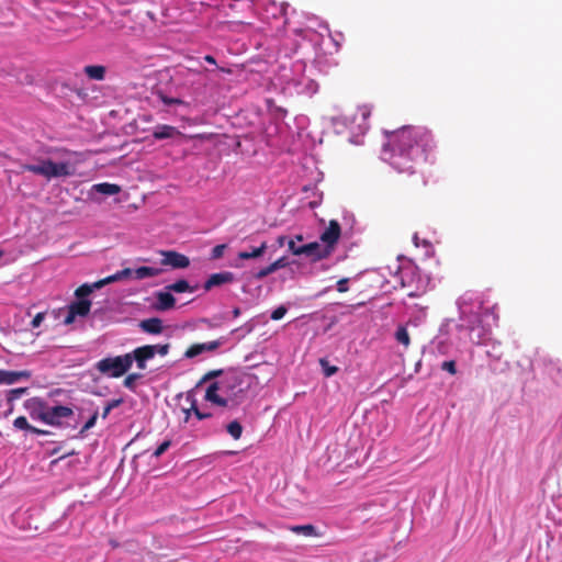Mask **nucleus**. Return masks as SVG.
I'll use <instances>...</instances> for the list:
<instances>
[{
	"label": "nucleus",
	"mask_w": 562,
	"mask_h": 562,
	"mask_svg": "<svg viewBox=\"0 0 562 562\" xmlns=\"http://www.w3.org/2000/svg\"><path fill=\"white\" fill-rule=\"evenodd\" d=\"M390 164L400 173L415 175V165L427 160L435 147L432 135L423 127L404 126L394 132L389 143Z\"/></svg>",
	"instance_id": "obj_1"
},
{
	"label": "nucleus",
	"mask_w": 562,
	"mask_h": 562,
	"mask_svg": "<svg viewBox=\"0 0 562 562\" xmlns=\"http://www.w3.org/2000/svg\"><path fill=\"white\" fill-rule=\"evenodd\" d=\"M243 379L244 376L236 371L226 372L221 380L207 386L205 401L221 407H227L229 403L237 404L239 394L243 393Z\"/></svg>",
	"instance_id": "obj_2"
},
{
	"label": "nucleus",
	"mask_w": 562,
	"mask_h": 562,
	"mask_svg": "<svg viewBox=\"0 0 562 562\" xmlns=\"http://www.w3.org/2000/svg\"><path fill=\"white\" fill-rule=\"evenodd\" d=\"M132 367L130 355L106 357L99 360L94 368L101 373L110 378H120L124 375Z\"/></svg>",
	"instance_id": "obj_3"
},
{
	"label": "nucleus",
	"mask_w": 562,
	"mask_h": 562,
	"mask_svg": "<svg viewBox=\"0 0 562 562\" xmlns=\"http://www.w3.org/2000/svg\"><path fill=\"white\" fill-rule=\"evenodd\" d=\"M74 172V168L68 162H54L50 159L40 161V176L47 179L69 177L72 176Z\"/></svg>",
	"instance_id": "obj_4"
},
{
	"label": "nucleus",
	"mask_w": 562,
	"mask_h": 562,
	"mask_svg": "<svg viewBox=\"0 0 562 562\" xmlns=\"http://www.w3.org/2000/svg\"><path fill=\"white\" fill-rule=\"evenodd\" d=\"M74 415V411L68 406L57 405L47 408L43 423L50 426H61L63 418H69Z\"/></svg>",
	"instance_id": "obj_5"
},
{
	"label": "nucleus",
	"mask_w": 562,
	"mask_h": 562,
	"mask_svg": "<svg viewBox=\"0 0 562 562\" xmlns=\"http://www.w3.org/2000/svg\"><path fill=\"white\" fill-rule=\"evenodd\" d=\"M301 251L314 262L326 259L334 252L329 247L321 245L317 241L302 245Z\"/></svg>",
	"instance_id": "obj_6"
},
{
	"label": "nucleus",
	"mask_w": 562,
	"mask_h": 562,
	"mask_svg": "<svg viewBox=\"0 0 562 562\" xmlns=\"http://www.w3.org/2000/svg\"><path fill=\"white\" fill-rule=\"evenodd\" d=\"M341 227L336 220L329 221L327 228L321 234V241L329 247L330 250H335V247L340 238Z\"/></svg>",
	"instance_id": "obj_7"
},
{
	"label": "nucleus",
	"mask_w": 562,
	"mask_h": 562,
	"mask_svg": "<svg viewBox=\"0 0 562 562\" xmlns=\"http://www.w3.org/2000/svg\"><path fill=\"white\" fill-rule=\"evenodd\" d=\"M162 259L161 265L170 266L173 269H184L190 266V259L176 250H164L160 251Z\"/></svg>",
	"instance_id": "obj_8"
},
{
	"label": "nucleus",
	"mask_w": 562,
	"mask_h": 562,
	"mask_svg": "<svg viewBox=\"0 0 562 562\" xmlns=\"http://www.w3.org/2000/svg\"><path fill=\"white\" fill-rule=\"evenodd\" d=\"M132 359V363L135 361L138 369H146V361L153 359L155 357L154 346L145 345L142 347H137L132 352L128 353Z\"/></svg>",
	"instance_id": "obj_9"
},
{
	"label": "nucleus",
	"mask_w": 562,
	"mask_h": 562,
	"mask_svg": "<svg viewBox=\"0 0 562 562\" xmlns=\"http://www.w3.org/2000/svg\"><path fill=\"white\" fill-rule=\"evenodd\" d=\"M25 408L29 411L30 416L34 420H44V416L47 412V404L40 397H33L25 402Z\"/></svg>",
	"instance_id": "obj_10"
},
{
	"label": "nucleus",
	"mask_w": 562,
	"mask_h": 562,
	"mask_svg": "<svg viewBox=\"0 0 562 562\" xmlns=\"http://www.w3.org/2000/svg\"><path fill=\"white\" fill-rule=\"evenodd\" d=\"M221 345H222L221 340H212V341L202 342V344H193L186 350L184 357L188 359H192V358L201 355L202 352L215 351L216 349L220 348Z\"/></svg>",
	"instance_id": "obj_11"
},
{
	"label": "nucleus",
	"mask_w": 562,
	"mask_h": 562,
	"mask_svg": "<svg viewBox=\"0 0 562 562\" xmlns=\"http://www.w3.org/2000/svg\"><path fill=\"white\" fill-rule=\"evenodd\" d=\"M235 280V276L231 271H223L218 273H213L205 281L203 288L205 291H210L215 286H220L226 283H232Z\"/></svg>",
	"instance_id": "obj_12"
},
{
	"label": "nucleus",
	"mask_w": 562,
	"mask_h": 562,
	"mask_svg": "<svg viewBox=\"0 0 562 562\" xmlns=\"http://www.w3.org/2000/svg\"><path fill=\"white\" fill-rule=\"evenodd\" d=\"M176 299L170 291H159L156 293L155 308L157 311H168L175 307Z\"/></svg>",
	"instance_id": "obj_13"
},
{
	"label": "nucleus",
	"mask_w": 562,
	"mask_h": 562,
	"mask_svg": "<svg viewBox=\"0 0 562 562\" xmlns=\"http://www.w3.org/2000/svg\"><path fill=\"white\" fill-rule=\"evenodd\" d=\"M138 327L147 334L159 335L164 330L162 321L158 317L146 318L139 322Z\"/></svg>",
	"instance_id": "obj_14"
},
{
	"label": "nucleus",
	"mask_w": 562,
	"mask_h": 562,
	"mask_svg": "<svg viewBox=\"0 0 562 562\" xmlns=\"http://www.w3.org/2000/svg\"><path fill=\"white\" fill-rule=\"evenodd\" d=\"M31 373L29 371H8L0 370V384H14L20 379H29Z\"/></svg>",
	"instance_id": "obj_15"
},
{
	"label": "nucleus",
	"mask_w": 562,
	"mask_h": 562,
	"mask_svg": "<svg viewBox=\"0 0 562 562\" xmlns=\"http://www.w3.org/2000/svg\"><path fill=\"white\" fill-rule=\"evenodd\" d=\"M181 135L182 133L178 131L177 127L166 124L156 126L153 132V137L155 139H167Z\"/></svg>",
	"instance_id": "obj_16"
},
{
	"label": "nucleus",
	"mask_w": 562,
	"mask_h": 562,
	"mask_svg": "<svg viewBox=\"0 0 562 562\" xmlns=\"http://www.w3.org/2000/svg\"><path fill=\"white\" fill-rule=\"evenodd\" d=\"M83 74L90 80L102 81L105 79L106 67L103 65H87L83 67Z\"/></svg>",
	"instance_id": "obj_17"
},
{
	"label": "nucleus",
	"mask_w": 562,
	"mask_h": 562,
	"mask_svg": "<svg viewBox=\"0 0 562 562\" xmlns=\"http://www.w3.org/2000/svg\"><path fill=\"white\" fill-rule=\"evenodd\" d=\"M267 249V241H262L258 247H250L249 250L238 252V258L241 260L256 259L261 257Z\"/></svg>",
	"instance_id": "obj_18"
},
{
	"label": "nucleus",
	"mask_w": 562,
	"mask_h": 562,
	"mask_svg": "<svg viewBox=\"0 0 562 562\" xmlns=\"http://www.w3.org/2000/svg\"><path fill=\"white\" fill-rule=\"evenodd\" d=\"M91 308V302L87 299L78 300L69 304L68 310H70L77 316H87Z\"/></svg>",
	"instance_id": "obj_19"
},
{
	"label": "nucleus",
	"mask_w": 562,
	"mask_h": 562,
	"mask_svg": "<svg viewBox=\"0 0 562 562\" xmlns=\"http://www.w3.org/2000/svg\"><path fill=\"white\" fill-rule=\"evenodd\" d=\"M134 271H132V269L130 268H125L121 271H117L116 273L112 274V276H109L102 280H99L97 282H94V286L95 288H102L104 286L105 284H109V283H112V282H116V281H120L124 278H127L130 277Z\"/></svg>",
	"instance_id": "obj_20"
},
{
	"label": "nucleus",
	"mask_w": 562,
	"mask_h": 562,
	"mask_svg": "<svg viewBox=\"0 0 562 562\" xmlns=\"http://www.w3.org/2000/svg\"><path fill=\"white\" fill-rule=\"evenodd\" d=\"M92 189L95 192L104 195H114L121 192L120 186L109 182L97 183L92 187Z\"/></svg>",
	"instance_id": "obj_21"
},
{
	"label": "nucleus",
	"mask_w": 562,
	"mask_h": 562,
	"mask_svg": "<svg viewBox=\"0 0 562 562\" xmlns=\"http://www.w3.org/2000/svg\"><path fill=\"white\" fill-rule=\"evenodd\" d=\"M161 273V269L154 268V267H139L136 270H134L135 279L143 280L146 278L157 277Z\"/></svg>",
	"instance_id": "obj_22"
},
{
	"label": "nucleus",
	"mask_w": 562,
	"mask_h": 562,
	"mask_svg": "<svg viewBox=\"0 0 562 562\" xmlns=\"http://www.w3.org/2000/svg\"><path fill=\"white\" fill-rule=\"evenodd\" d=\"M167 290L176 292V293H184V292H194V288L189 284V282L184 279H180L175 283H171L167 286Z\"/></svg>",
	"instance_id": "obj_23"
},
{
	"label": "nucleus",
	"mask_w": 562,
	"mask_h": 562,
	"mask_svg": "<svg viewBox=\"0 0 562 562\" xmlns=\"http://www.w3.org/2000/svg\"><path fill=\"white\" fill-rule=\"evenodd\" d=\"M394 336L398 344L403 345L406 349L409 347L411 337H409L406 326L400 325L397 327Z\"/></svg>",
	"instance_id": "obj_24"
},
{
	"label": "nucleus",
	"mask_w": 562,
	"mask_h": 562,
	"mask_svg": "<svg viewBox=\"0 0 562 562\" xmlns=\"http://www.w3.org/2000/svg\"><path fill=\"white\" fill-rule=\"evenodd\" d=\"M291 531L305 537L316 536V529L313 525H297L290 528Z\"/></svg>",
	"instance_id": "obj_25"
},
{
	"label": "nucleus",
	"mask_w": 562,
	"mask_h": 562,
	"mask_svg": "<svg viewBox=\"0 0 562 562\" xmlns=\"http://www.w3.org/2000/svg\"><path fill=\"white\" fill-rule=\"evenodd\" d=\"M226 430L235 440H238L243 434V426L238 420H233L226 426Z\"/></svg>",
	"instance_id": "obj_26"
},
{
	"label": "nucleus",
	"mask_w": 562,
	"mask_h": 562,
	"mask_svg": "<svg viewBox=\"0 0 562 562\" xmlns=\"http://www.w3.org/2000/svg\"><path fill=\"white\" fill-rule=\"evenodd\" d=\"M278 271L276 269V267L273 266V263L271 262L269 266L256 271V272H252V279L255 280H262L265 279L266 277H268L269 274L273 273Z\"/></svg>",
	"instance_id": "obj_27"
},
{
	"label": "nucleus",
	"mask_w": 562,
	"mask_h": 562,
	"mask_svg": "<svg viewBox=\"0 0 562 562\" xmlns=\"http://www.w3.org/2000/svg\"><path fill=\"white\" fill-rule=\"evenodd\" d=\"M97 289L94 286V283L93 284H82L80 285L76 291H75V295L79 299V300H82L85 299L86 296H88L89 294L92 293V291Z\"/></svg>",
	"instance_id": "obj_28"
},
{
	"label": "nucleus",
	"mask_w": 562,
	"mask_h": 562,
	"mask_svg": "<svg viewBox=\"0 0 562 562\" xmlns=\"http://www.w3.org/2000/svg\"><path fill=\"white\" fill-rule=\"evenodd\" d=\"M224 374H225V373H224V371H223V370H221V369L211 370V371L206 372V373L201 378V380H200V382H199V384H198V385H201V384H203V383H206V382H209V381H212V380H214V379H216V378H218V376H222V378H223V375H224Z\"/></svg>",
	"instance_id": "obj_29"
},
{
	"label": "nucleus",
	"mask_w": 562,
	"mask_h": 562,
	"mask_svg": "<svg viewBox=\"0 0 562 562\" xmlns=\"http://www.w3.org/2000/svg\"><path fill=\"white\" fill-rule=\"evenodd\" d=\"M122 403H123V398H114V400H111L110 402H108L103 408L102 418L105 419L109 416L110 412L113 408L120 406Z\"/></svg>",
	"instance_id": "obj_30"
},
{
	"label": "nucleus",
	"mask_w": 562,
	"mask_h": 562,
	"mask_svg": "<svg viewBox=\"0 0 562 562\" xmlns=\"http://www.w3.org/2000/svg\"><path fill=\"white\" fill-rule=\"evenodd\" d=\"M319 364L322 366L324 374L327 378L334 375L338 371V368L336 366H330L326 359H321Z\"/></svg>",
	"instance_id": "obj_31"
},
{
	"label": "nucleus",
	"mask_w": 562,
	"mask_h": 562,
	"mask_svg": "<svg viewBox=\"0 0 562 562\" xmlns=\"http://www.w3.org/2000/svg\"><path fill=\"white\" fill-rule=\"evenodd\" d=\"M26 392H27V387H18V389L10 390L9 394H8V402H13V401L20 398Z\"/></svg>",
	"instance_id": "obj_32"
},
{
	"label": "nucleus",
	"mask_w": 562,
	"mask_h": 562,
	"mask_svg": "<svg viewBox=\"0 0 562 562\" xmlns=\"http://www.w3.org/2000/svg\"><path fill=\"white\" fill-rule=\"evenodd\" d=\"M13 426L18 429L27 430V431H30V428H31V425L29 424L26 417H24V416L16 417L13 422Z\"/></svg>",
	"instance_id": "obj_33"
},
{
	"label": "nucleus",
	"mask_w": 562,
	"mask_h": 562,
	"mask_svg": "<svg viewBox=\"0 0 562 562\" xmlns=\"http://www.w3.org/2000/svg\"><path fill=\"white\" fill-rule=\"evenodd\" d=\"M139 378H140V374H138V373H131V374H128V375L124 379L123 384H124V386H125V387H127V389H130V390H134V387H135V381H136L137 379H139Z\"/></svg>",
	"instance_id": "obj_34"
},
{
	"label": "nucleus",
	"mask_w": 562,
	"mask_h": 562,
	"mask_svg": "<svg viewBox=\"0 0 562 562\" xmlns=\"http://www.w3.org/2000/svg\"><path fill=\"white\" fill-rule=\"evenodd\" d=\"M170 446H171V441L170 440H165L154 451L153 457L159 458L161 454H164L169 449Z\"/></svg>",
	"instance_id": "obj_35"
},
{
	"label": "nucleus",
	"mask_w": 562,
	"mask_h": 562,
	"mask_svg": "<svg viewBox=\"0 0 562 562\" xmlns=\"http://www.w3.org/2000/svg\"><path fill=\"white\" fill-rule=\"evenodd\" d=\"M159 97H160V100L162 101V103L168 106L183 104V101L178 98H169L165 94H159Z\"/></svg>",
	"instance_id": "obj_36"
},
{
	"label": "nucleus",
	"mask_w": 562,
	"mask_h": 562,
	"mask_svg": "<svg viewBox=\"0 0 562 562\" xmlns=\"http://www.w3.org/2000/svg\"><path fill=\"white\" fill-rule=\"evenodd\" d=\"M154 346V353H158L160 355L161 357L168 355L169 352V349H170V345L169 344H164V345H153Z\"/></svg>",
	"instance_id": "obj_37"
},
{
	"label": "nucleus",
	"mask_w": 562,
	"mask_h": 562,
	"mask_svg": "<svg viewBox=\"0 0 562 562\" xmlns=\"http://www.w3.org/2000/svg\"><path fill=\"white\" fill-rule=\"evenodd\" d=\"M441 369L449 372L450 374L457 373L456 362L453 360L443 361L441 364Z\"/></svg>",
	"instance_id": "obj_38"
},
{
	"label": "nucleus",
	"mask_w": 562,
	"mask_h": 562,
	"mask_svg": "<svg viewBox=\"0 0 562 562\" xmlns=\"http://www.w3.org/2000/svg\"><path fill=\"white\" fill-rule=\"evenodd\" d=\"M98 418V413H94L83 425V427L80 430V434H85L87 430L92 428L95 425Z\"/></svg>",
	"instance_id": "obj_39"
},
{
	"label": "nucleus",
	"mask_w": 562,
	"mask_h": 562,
	"mask_svg": "<svg viewBox=\"0 0 562 562\" xmlns=\"http://www.w3.org/2000/svg\"><path fill=\"white\" fill-rule=\"evenodd\" d=\"M288 247H289V250H290L293 255H295V256H301V255H303V252L301 251L302 246H297L294 239H290V240L288 241Z\"/></svg>",
	"instance_id": "obj_40"
},
{
	"label": "nucleus",
	"mask_w": 562,
	"mask_h": 562,
	"mask_svg": "<svg viewBox=\"0 0 562 562\" xmlns=\"http://www.w3.org/2000/svg\"><path fill=\"white\" fill-rule=\"evenodd\" d=\"M285 313L286 308L284 306H279L271 313V319L279 321L285 315Z\"/></svg>",
	"instance_id": "obj_41"
},
{
	"label": "nucleus",
	"mask_w": 562,
	"mask_h": 562,
	"mask_svg": "<svg viewBox=\"0 0 562 562\" xmlns=\"http://www.w3.org/2000/svg\"><path fill=\"white\" fill-rule=\"evenodd\" d=\"M358 114L366 121L371 115V108L369 105H361L358 108Z\"/></svg>",
	"instance_id": "obj_42"
},
{
	"label": "nucleus",
	"mask_w": 562,
	"mask_h": 562,
	"mask_svg": "<svg viewBox=\"0 0 562 562\" xmlns=\"http://www.w3.org/2000/svg\"><path fill=\"white\" fill-rule=\"evenodd\" d=\"M277 270L285 268L290 265L288 257H281L272 262Z\"/></svg>",
	"instance_id": "obj_43"
},
{
	"label": "nucleus",
	"mask_w": 562,
	"mask_h": 562,
	"mask_svg": "<svg viewBox=\"0 0 562 562\" xmlns=\"http://www.w3.org/2000/svg\"><path fill=\"white\" fill-rule=\"evenodd\" d=\"M21 168L23 171H29V172H32L35 175H40V164H37V165L25 164V165H22Z\"/></svg>",
	"instance_id": "obj_44"
},
{
	"label": "nucleus",
	"mask_w": 562,
	"mask_h": 562,
	"mask_svg": "<svg viewBox=\"0 0 562 562\" xmlns=\"http://www.w3.org/2000/svg\"><path fill=\"white\" fill-rule=\"evenodd\" d=\"M225 247H226L225 245L215 246L212 250V258L213 259L221 258L223 256Z\"/></svg>",
	"instance_id": "obj_45"
},
{
	"label": "nucleus",
	"mask_w": 562,
	"mask_h": 562,
	"mask_svg": "<svg viewBox=\"0 0 562 562\" xmlns=\"http://www.w3.org/2000/svg\"><path fill=\"white\" fill-rule=\"evenodd\" d=\"M348 279L342 278L337 282V291L340 293H345L348 291Z\"/></svg>",
	"instance_id": "obj_46"
},
{
	"label": "nucleus",
	"mask_w": 562,
	"mask_h": 562,
	"mask_svg": "<svg viewBox=\"0 0 562 562\" xmlns=\"http://www.w3.org/2000/svg\"><path fill=\"white\" fill-rule=\"evenodd\" d=\"M45 318V313H37L31 322L33 328L38 327Z\"/></svg>",
	"instance_id": "obj_47"
},
{
	"label": "nucleus",
	"mask_w": 562,
	"mask_h": 562,
	"mask_svg": "<svg viewBox=\"0 0 562 562\" xmlns=\"http://www.w3.org/2000/svg\"><path fill=\"white\" fill-rule=\"evenodd\" d=\"M76 317H77V315H76V314H74L70 310H68V314H67V316L65 317L64 323H65L66 325H70V324H72V323L75 322V318H76Z\"/></svg>",
	"instance_id": "obj_48"
},
{
	"label": "nucleus",
	"mask_w": 562,
	"mask_h": 562,
	"mask_svg": "<svg viewBox=\"0 0 562 562\" xmlns=\"http://www.w3.org/2000/svg\"><path fill=\"white\" fill-rule=\"evenodd\" d=\"M194 415L200 420L212 417L211 413H203L200 409H195V414Z\"/></svg>",
	"instance_id": "obj_49"
},
{
	"label": "nucleus",
	"mask_w": 562,
	"mask_h": 562,
	"mask_svg": "<svg viewBox=\"0 0 562 562\" xmlns=\"http://www.w3.org/2000/svg\"><path fill=\"white\" fill-rule=\"evenodd\" d=\"M30 431L35 435H48L49 434V431L36 428L32 425H31Z\"/></svg>",
	"instance_id": "obj_50"
},
{
	"label": "nucleus",
	"mask_w": 562,
	"mask_h": 562,
	"mask_svg": "<svg viewBox=\"0 0 562 562\" xmlns=\"http://www.w3.org/2000/svg\"><path fill=\"white\" fill-rule=\"evenodd\" d=\"M72 454H75V451H71V452H69V453H67V454H65V456H61V457H60V458H58V459L53 460V461L50 462V464H52V465H55V464H57V463H58V461H59V460H61V459H64V458H66V457H68V456H72Z\"/></svg>",
	"instance_id": "obj_51"
},
{
	"label": "nucleus",
	"mask_w": 562,
	"mask_h": 562,
	"mask_svg": "<svg viewBox=\"0 0 562 562\" xmlns=\"http://www.w3.org/2000/svg\"><path fill=\"white\" fill-rule=\"evenodd\" d=\"M285 241H286V237H285V236H279V237L277 238V243H278V245H279L280 247L284 246Z\"/></svg>",
	"instance_id": "obj_52"
},
{
	"label": "nucleus",
	"mask_w": 562,
	"mask_h": 562,
	"mask_svg": "<svg viewBox=\"0 0 562 562\" xmlns=\"http://www.w3.org/2000/svg\"><path fill=\"white\" fill-rule=\"evenodd\" d=\"M204 60L210 64H216L215 58L212 55L204 56Z\"/></svg>",
	"instance_id": "obj_53"
},
{
	"label": "nucleus",
	"mask_w": 562,
	"mask_h": 562,
	"mask_svg": "<svg viewBox=\"0 0 562 562\" xmlns=\"http://www.w3.org/2000/svg\"><path fill=\"white\" fill-rule=\"evenodd\" d=\"M239 315H240V308H239V307H235V308L233 310V316H234V317H238Z\"/></svg>",
	"instance_id": "obj_54"
},
{
	"label": "nucleus",
	"mask_w": 562,
	"mask_h": 562,
	"mask_svg": "<svg viewBox=\"0 0 562 562\" xmlns=\"http://www.w3.org/2000/svg\"><path fill=\"white\" fill-rule=\"evenodd\" d=\"M184 414H186V417H184V422L187 423L190 418V415H191V409H184Z\"/></svg>",
	"instance_id": "obj_55"
},
{
	"label": "nucleus",
	"mask_w": 562,
	"mask_h": 562,
	"mask_svg": "<svg viewBox=\"0 0 562 562\" xmlns=\"http://www.w3.org/2000/svg\"><path fill=\"white\" fill-rule=\"evenodd\" d=\"M189 409H191V413L195 414V409H199L195 402L192 403V405Z\"/></svg>",
	"instance_id": "obj_56"
},
{
	"label": "nucleus",
	"mask_w": 562,
	"mask_h": 562,
	"mask_svg": "<svg viewBox=\"0 0 562 562\" xmlns=\"http://www.w3.org/2000/svg\"><path fill=\"white\" fill-rule=\"evenodd\" d=\"M294 240L302 241L303 240V236L302 235H296Z\"/></svg>",
	"instance_id": "obj_57"
},
{
	"label": "nucleus",
	"mask_w": 562,
	"mask_h": 562,
	"mask_svg": "<svg viewBox=\"0 0 562 562\" xmlns=\"http://www.w3.org/2000/svg\"><path fill=\"white\" fill-rule=\"evenodd\" d=\"M220 70H221V71L228 72V74L231 72V70H229V69L220 68Z\"/></svg>",
	"instance_id": "obj_58"
},
{
	"label": "nucleus",
	"mask_w": 562,
	"mask_h": 562,
	"mask_svg": "<svg viewBox=\"0 0 562 562\" xmlns=\"http://www.w3.org/2000/svg\"><path fill=\"white\" fill-rule=\"evenodd\" d=\"M52 453H53V454L58 453V450H57V449H54Z\"/></svg>",
	"instance_id": "obj_59"
}]
</instances>
